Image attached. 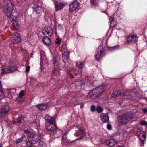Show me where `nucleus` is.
I'll return each instance as SVG.
<instances>
[{
    "label": "nucleus",
    "instance_id": "nucleus-1",
    "mask_svg": "<svg viewBox=\"0 0 147 147\" xmlns=\"http://www.w3.org/2000/svg\"><path fill=\"white\" fill-rule=\"evenodd\" d=\"M105 88L103 85L100 86L92 90L87 96L88 98L94 99L99 97L105 90Z\"/></svg>",
    "mask_w": 147,
    "mask_h": 147
},
{
    "label": "nucleus",
    "instance_id": "nucleus-2",
    "mask_svg": "<svg viewBox=\"0 0 147 147\" xmlns=\"http://www.w3.org/2000/svg\"><path fill=\"white\" fill-rule=\"evenodd\" d=\"M45 126L46 129L49 131H56L57 127L54 122V119L53 117H50L48 114H46L45 115Z\"/></svg>",
    "mask_w": 147,
    "mask_h": 147
},
{
    "label": "nucleus",
    "instance_id": "nucleus-3",
    "mask_svg": "<svg viewBox=\"0 0 147 147\" xmlns=\"http://www.w3.org/2000/svg\"><path fill=\"white\" fill-rule=\"evenodd\" d=\"M3 9L5 13L8 17L11 16L13 9V5L10 0L4 1L3 3Z\"/></svg>",
    "mask_w": 147,
    "mask_h": 147
},
{
    "label": "nucleus",
    "instance_id": "nucleus-4",
    "mask_svg": "<svg viewBox=\"0 0 147 147\" xmlns=\"http://www.w3.org/2000/svg\"><path fill=\"white\" fill-rule=\"evenodd\" d=\"M9 61L10 63V65L7 68H5V66H4L1 67V74L2 75L13 72L16 69L15 67L12 65L14 63L13 61L10 59Z\"/></svg>",
    "mask_w": 147,
    "mask_h": 147
},
{
    "label": "nucleus",
    "instance_id": "nucleus-5",
    "mask_svg": "<svg viewBox=\"0 0 147 147\" xmlns=\"http://www.w3.org/2000/svg\"><path fill=\"white\" fill-rule=\"evenodd\" d=\"M105 49L102 46H99L97 51L95 53V57L97 61L100 60L104 56L105 54Z\"/></svg>",
    "mask_w": 147,
    "mask_h": 147
},
{
    "label": "nucleus",
    "instance_id": "nucleus-6",
    "mask_svg": "<svg viewBox=\"0 0 147 147\" xmlns=\"http://www.w3.org/2000/svg\"><path fill=\"white\" fill-rule=\"evenodd\" d=\"M133 117V115L131 113H127L119 117L121 122L122 124H126L128 123Z\"/></svg>",
    "mask_w": 147,
    "mask_h": 147
},
{
    "label": "nucleus",
    "instance_id": "nucleus-7",
    "mask_svg": "<svg viewBox=\"0 0 147 147\" xmlns=\"http://www.w3.org/2000/svg\"><path fill=\"white\" fill-rule=\"evenodd\" d=\"M138 37L136 34H129L126 37V40L129 44H134L138 41Z\"/></svg>",
    "mask_w": 147,
    "mask_h": 147
},
{
    "label": "nucleus",
    "instance_id": "nucleus-8",
    "mask_svg": "<svg viewBox=\"0 0 147 147\" xmlns=\"http://www.w3.org/2000/svg\"><path fill=\"white\" fill-rule=\"evenodd\" d=\"M62 50L63 53L62 57L63 59L67 60L69 57L70 52L68 51V49L66 47V45L65 43H63L62 45Z\"/></svg>",
    "mask_w": 147,
    "mask_h": 147
},
{
    "label": "nucleus",
    "instance_id": "nucleus-9",
    "mask_svg": "<svg viewBox=\"0 0 147 147\" xmlns=\"http://www.w3.org/2000/svg\"><path fill=\"white\" fill-rule=\"evenodd\" d=\"M66 5V3L64 1H56L55 3V10L58 11L62 9Z\"/></svg>",
    "mask_w": 147,
    "mask_h": 147
},
{
    "label": "nucleus",
    "instance_id": "nucleus-10",
    "mask_svg": "<svg viewBox=\"0 0 147 147\" xmlns=\"http://www.w3.org/2000/svg\"><path fill=\"white\" fill-rule=\"evenodd\" d=\"M137 134L140 141L141 143L140 145L141 146H143L144 145V142L146 139V136L145 135V133L143 131L140 130L138 131Z\"/></svg>",
    "mask_w": 147,
    "mask_h": 147
},
{
    "label": "nucleus",
    "instance_id": "nucleus-11",
    "mask_svg": "<svg viewBox=\"0 0 147 147\" xmlns=\"http://www.w3.org/2000/svg\"><path fill=\"white\" fill-rule=\"evenodd\" d=\"M9 110V106L7 105L3 106L0 111V117H3Z\"/></svg>",
    "mask_w": 147,
    "mask_h": 147
},
{
    "label": "nucleus",
    "instance_id": "nucleus-12",
    "mask_svg": "<svg viewBox=\"0 0 147 147\" xmlns=\"http://www.w3.org/2000/svg\"><path fill=\"white\" fill-rule=\"evenodd\" d=\"M11 41L14 43H19L21 40V38L19 34L16 33H14L11 38Z\"/></svg>",
    "mask_w": 147,
    "mask_h": 147
},
{
    "label": "nucleus",
    "instance_id": "nucleus-13",
    "mask_svg": "<svg viewBox=\"0 0 147 147\" xmlns=\"http://www.w3.org/2000/svg\"><path fill=\"white\" fill-rule=\"evenodd\" d=\"M79 5V3L76 0L74 1L69 5V11L71 12L74 11L78 7Z\"/></svg>",
    "mask_w": 147,
    "mask_h": 147
},
{
    "label": "nucleus",
    "instance_id": "nucleus-14",
    "mask_svg": "<svg viewBox=\"0 0 147 147\" xmlns=\"http://www.w3.org/2000/svg\"><path fill=\"white\" fill-rule=\"evenodd\" d=\"M42 33L44 35L51 36L53 33L52 29L50 26H45L43 30Z\"/></svg>",
    "mask_w": 147,
    "mask_h": 147
},
{
    "label": "nucleus",
    "instance_id": "nucleus-15",
    "mask_svg": "<svg viewBox=\"0 0 147 147\" xmlns=\"http://www.w3.org/2000/svg\"><path fill=\"white\" fill-rule=\"evenodd\" d=\"M117 143V141L113 138H111L106 140L105 142V144L110 147H113Z\"/></svg>",
    "mask_w": 147,
    "mask_h": 147
},
{
    "label": "nucleus",
    "instance_id": "nucleus-16",
    "mask_svg": "<svg viewBox=\"0 0 147 147\" xmlns=\"http://www.w3.org/2000/svg\"><path fill=\"white\" fill-rule=\"evenodd\" d=\"M101 120L103 123H108L109 117L107 114L103 113L100 115Z\"/></svg>",
    "mask_w": 147,
    "mask_h": 147
},
{
    "label": "nucleus",
    "instance_id": "nucleus-17",
    "mask_svg": "<svg viewBox=\"0 0 147 147\" xmlns=\"http://www.w3.org/2000/svg\"><path fill=\"white\" fill-rule=\"evenodd\" d=\"M78 129V130L76 131L74 134L76 136H80V137H82L85 134V131L84 129L81 128L79 127L78 126H76Z\"/></svg>",
    "mask_w": 147,
    "mask_h": 147
},
{
    "label": "nucleus",
    "instance_id": "nucleus-18",
    "mask_svg": "<svg viewBox=\"0 0 147 147\" xmlns=\"http://www.w3.org/2000/svg\"><path fill=\"white\" fill-rule=\"evenodd\" d=\"M59 75V73L58 71L56 69H54L52 71L51 74V79L54 80L56 81L57 76Z\"/></svg>",
    "mask_w": 147,
    "mask_h": 147
},
{
    "label": "nucleus",
    "instance_id": "nucleus-19",
    "mask_svg": "<svg viewBox=\"0 0 147 147\" xmlns=\"http://www.w3.org/2000/svg\"><path fill=\"white\" fill-rule=\"evenodd\" d=\"M42 41L44 44L47 46H49L51 43L50 38L47 36L43 37Z\"/></svg>",
    "mask_w": 147,
    "mask_h": 147
},
{
    "label": "nucleus",
    "instance_id": "nucleus-20",
    "mask_svg": "<svg viewBox=\"0 0 147 147\" xmlns=\"http://www.w3.org/2000/svg\"><path fill=\"white\" fill-rule=\"evenodd\" d=\"M124 95L123 93H121V90H117L114 91L111 94V97L115 98L119 96H124Z\"/></svg>",
    "mask_w": 147,
    "mask_h": 147
},
{
    "label": "nucleus",
    "instance_id": "nucleus-21",
    "mask_svg": "<svg viewBox=\"0 0 147 147\" xmlns=\"http://www.w3.org/2000/svg\"><path fill=\"white\" fill-rule=\"evenodd\" d=\"M37 107L40 110H44L47 109L48 107L47 104H38L37 105Z\"/></svg>",
    "mask_w": 147,
    "mask_h": 147
},
{
    "label": "nucleus",
    "instance_id": "nucleus-22",
    "mask_svg": "<svg viewBox=\"0 0 147 147\" xmlns=\"http://www.w3.org/2000/svg\"><path fill=\"white\" fill-rule=\"evenodd\" d=\"M18 15L19 13L17 11H15L13 14L12 13L11 16L8 17L10 18V19H11L12 20H16L18 18Z\"/></svg>",
    "mask_w": 147,
    "mask_h": 147
},
{
    "label": "nucleus",
    "instance_id": "nucleus-23",
    "mask_svg": "<svg viewBox=\"0 0 147 147\" xmlns=\"http://www.w3.org/2000/svg\"><path fill=\"white\" fill-rule=\"evenodd\" d=\"M41 138V137L40 135L38 134L35 135L32 137V140L36 142L39 141Z\"/></svg>",
    "mask_w": 147,
    "mask_h": 147
},
{
    "label": "nucleus",
    "instance_id": "nucleus-24",
    "mask_svg": "<svg viewBox=\"0 0 147 147\" xmlns=\"http://www.w3.org/2000/svg\"><path fill=\"white\" fill-rule=\"evenodd\" d=\"M69 141L67 139L66 137V134L65 133L63 136V138L62 140V143L63 144H65L69 143Z\"/></svg>",
    "mask_w": 147,
    "mask_h": 147
},
{
    "label": "nucleus",
    "instance_id": "nucleus-25",
    "mask_svg": "<svg viewBox=\"0 0 147 147\" xmlns=\"http://www.w3.org/2000/svg\"><path fill=\"white\" fill-rule=\"evenodd\" d=\"M33 11L36 12L38 14L40 13L42 11L41 7L38 6H37L35 8H33Z\"/></svg>",
    "mask_w": 147,
    "mask_h": 147
},
{
    "label": "nucleus",
    "instance_id": "nucleus-26",
    "mask_svg": "<svg viewBox=\"0 0 147 147\" xmlns=\"http://www.w3.org/2000/svg\"><path fill=\"white\" fill-rule=\"evenodd\" d=\"M4 95L6 97H8L11 94V92L9 90L6 89L3 92Z\"/></svg>",
    "mask_w": 147,
    "mask_h": 147
},
{
    "label": "nucleus",
    "instance_id": "nucleus-27",
    "mask_svg": "<svg viewBox=\"0 0 147 147\" xmlns=\"http://www.w3.org/2000/svg\"><path fill=\"white\" fill-rule=\"evenodd\" d=\"M40 64H41V70L42 72L43 73L45 71V70L44 69V68L42 67V66L43 65V63H44L43 61H45V60L43 61V59H42V57H41L40 55Z\"/></svg>",
    "mask_w": 147,
    "mask_h": 147
},
{
    "label": "nucleus",
    "instance_id": "nucleus-28",
    "mask_svg": "<svg viewBox=\"0 0 147 147\" xmlns=\"http://www.w3.org/2000/svg\"><path fill=\"white\" fill-rule=\"evenodd\" d=\"M70 73V74L72 76L73 75L77 76L78 74V71L74 68L71 70Z\"/></svg>",
    "mask_w": 147,
    "mask_h": 147
},
{
    "label": "nucleus",
    "instance_id": "nucleus-29",
    "mask_svg": "<svg viewBox=\"0 0 147 147\" xmlns=\"http://www.w3.org/2000/svg\"><path fill=\"white\" fill-rule=\"evenodd\" d=\"M38 145L40 147H46V145L45 142L43 141L40 140L39 141Z\"/></svg>",
    "mask_w": 147,
    "mask_h": 147
},
{
    "label": "nucleus",
    "instance_id": "nucleus-30",
    "mask_svg": "<svg viewBox=\"0 0 147 147\" xmlns=\"http://www.w3.org/2000/svg\"><path fill=\"white\" fill-rule=\"evenodd\" d=\"M13 24L14 27L18 29L19 28V24L16 21L14 20L13 22Z\"/></svg>",
    "mask_w": 147,
    "mask_h": 147
},
{
    "label": "nucleus",
    "instance_id": "nucleus-31",
    "mask_svg": "<svg viewBox=\"0 0 147 147\" xmlns=\"http://www.w3.org/2000/svg\"><path fill=\"white\" fill-rule=\"evenodd\" d=\"M110 24L111 26H113L115 25V22L114 21V18L113 17H111L109 19Z\"/></svg>",
    "mask_w": 147,
    "mask_h": 147
},
{
    "label": "nucleus",
    "instance_id": "nucleus-32",
    "mask_svg": "<svg viewBox=\"0 0 147 147\" xmlns=\"http://www.w3.org/2000/svg\"><path fill=\"white\" fill-rule=\"evenodd\" d=\"M76 66L79 68H82L84 66L83 63L79 62L76 63Z\"/></svg>",
    "mask_w": 147,
    "mask_h": 147
},
{
    "label": "nucleus",
    "instance_id": "nucleus-33",
    "mask_svg": "<svg viewBox=\"0 0 147 147\" xmlns=\"http://www.w3.org/2000/svg\"><path fill=\"white\" fill-rule=\"evenodd\" d=\"M26 94V92L24 90H21L18 96L20 97H23L25 96Z\"/></svg>",
    "mask_w": 147,
    "mask_h": 147
},
{
    "label": "nucleus",
    "instance_id": "nucleus-34",
    "mask_svg": "<svg viewBox=\"0 0 147 147\" xmlns=\"http://www.w3.org/2000/svg\"><path fill=\"white\" fill-rule=\"evenodd\" d=\"M103 109L100 106H98L96 108V110L98 113H101L102 112Z\"/></svg>",
    "mask_w": 147,
    "mask_h": 147
},
{
    "label": "nucleus",
    "instance_id": "nucleus-35",
    "mask_svg": "<svg viewBox=\"0 0 147 147\" xmlns=\"http://www.w3.org/2000/svg\"><path fill=\"white\" fill-rule=\"evenodd\" d=\"M76 100V98H73L70 101V104L69 105V106H73L76 105V104L74 102Z\"/></svg>",
    "mask_w": 147,
    "mask_h": 147
},
{
    "label": "nucleus",
    "instance_id": "nucleus-36",
    "mask_svg": "<svg viewBox=\"0 0 147 147\" xmlns=\"http://www.w3.org/2000/svg\"><path fill=\"white\" fill-rule=\"evenodd\" d=\"M32 141L28 140L26 143V145L28 147H31L33 145Z\"/></svg>",
    "mask_w": 147,
    "mask_h": 147
},
{
    "label": "nucleus",
    "instance_id": "nucleus-37",
    "mask_svg": "<svg viewBox=\"0 0 147 147\" xmlns=\"http://www.w3.org/2000/svg\"><path fill=\"white\" fill-rule=\"evenodd\" d=\"M23 137H22L18 139L16 141V142L17 144H18L21 143L23 140Z\"/></svg>",
    "mask_w": 147,
    "mask_h": 147
},
{
    "label": "nucleus",
    "instance_id": "nucleus-38",
    "mask_svg": "<svg viewBox=\"0 0 147 147\" xmlns=\"http://www.w3.org/2000/svg\"><path fill=\"white\" fill-rule=\"evenodd\" d=\"M16 100L18 102H21L23 101L24 99L23 98L20 97L19 96H18Z\"/></svg>",
    "mask_w": 147,
    "mask_h": 147
},
{
    "label": "nucleus",
    "instance_id": "nucleus-39",
    "mask_svg": "<svg viewBox=\"0 0 147 147\" xmlns=\"http://www.w3.org/2000/svg\"><path fill=\"white\" fill-rule=\"evenodd\" d=\"M91 3L94 5L98 4V0H90Z\"/></svg>",
    "mask_w": 147,
    "mask_h": 147
},
{
    "label": "nucleus",
    "instance_id": "nucleus-40",
    "mask_svg": "<svg viewBox=\"0 0 147 147\" xmlns=\"http://www.w3.org/2000/svg\"><path fill=\"white\" fill-rule=\"evenodd\" d=\"M140 123L142 125H147V122L144 120L141 121Z\"/></svg>",
    "mask_w": 147,
    "mask_h": 147
},
{
    "label": "nucleus",
    "instance_id": "nucleus-41",
    "mask_svg": "<svg viewBox=\"0 0 147 147\" xmlns=\"http://www.w3.org/2000/svg\"><path fill=\"white\" fill-rule=\"evenodd\" d=\"M91 111L92 112H94L96 110V108L95 106L94 105H92L91 106L90 108Z\"/></svg>",
    "mask_w": 147,
    "mask_h": 147
},
{
    "label": "nucleus",
    "instance_id": "nucleus-42",
    "mask_svg": "<svg viewBox=\"0 0 147 147\" xmlns=\"http://www.w3.org/2000/svg\"><path fill=\"white\" fill-rule=\"evenodd\" d=\"M121 93H123L124 95V96H128L130 95V93L128 92H122Z\"/></svg>",
    "mask_w": 147,
    "mask_h": 147
},
{
    "label": "nucleus",
    "instance_id": "nucleus-43",
    "mask_svg": "<svg viewBox=\"0 0 147 147\" xmlns=\"http://www.w3.org/2000/svg\"><path fill=\"white\" fill-rule=\"evenodd\" d=\"M107 128L108 130H110L112 129V127L110 124H108L107 125Z\"/></svg>",
    "mask_w": 147,
    "mask_h": 147
},
{
    "label": "nucleus",
    "instance_id": "nucleus-44",
    "mask_svg": "<svg viewBox=\"0 0 147 147\" xmlns=\"http://www.w3.org/2000/svg\"><path fill=\"white\" fill-rule=\"evenodd\" d=\"M55 43L58 44H60V40L59 38H56V40L55 41Z\"/></svg>",
    "mask_w": 147,
    "mask_h": 147
},
{
    "label": "nucleus",
    "instance_id": "nucleus-45",
    "mask_svg": "<svg viewBox=\"0 0 147 147\" xmlns=\"http://www.w3.org/2000/svg\"><path fill=\"white\" fill-rule=\"evenodd\" d=\"M30 67L29 66H27L25 69V72H28L29 71L30 69Z\"/></svg>",
    "mask_w": 147,
    "mask_h": 147
},
{
    "label": "nucleus",
    "instance_id": "nucleus-46",
    "mask_svg": "<svg viewBox=\"0 0 147 147\" xmlns=\"http://www.w3.org/2000/svg\"><path fill=\"white\" fill-rule=\"evenodd\" d=\"M24 116L23 115L21 114H20L18 117V119L19 120L23 119V118Z\"/></svg>",
    "mask_w": 147,
    "mask_h": 147
},
{
    "label": "nucleus",
    "instance_id": "nucleus-47",
    "mask_svg": "<svg viewBox=\"0 0 147 147\" xmlns=\"http://www.w3.org/2000/svg\"><path fill=\"white\" fill-rule=\"evenodd\" d=\"M3 93V90H2V85L1 81H0V93Z\"/></svg>",
    "mask_w": 147,
    "mask_h": 147
},
{
    "label": "nucleus",
    "instance_id": "nucleus-48",
    "mask_svg": "<svg viewBox=\"0 0 147 147\" xmlns=\"http://www.w3.org/2000/svg\"><path fill=\"white\" fill-rule=\"evenodd\" d=\"M143 113H146L147 112V109L146 108H144L142 110Z\"/></svg>",
    "mask_w": 147,
    "mask_h": 147
},
{
    "label": "nucleus",
    "instance_id": "nucleus-49",
    "mask_svg": "<svg viewBox=\"0 0 147 147\" xmlns=\"http://www.w3.org/2000/svg\"><path fill=\"white\" fill-rule=\"evenodd\" d=\"M24 132L25 133H28L30 132L29 131L28 129L24 130Z\"/></svg>",
    "mask_w": 147,
    "mask_h": 147
},
{
    "label": "nucleus",
    "instance_id": "nucleus-50",
    "mask_svg": "<svg viewBox=\"0 0 147 147\" xmlns=\"http://www.w3.org/2000/svg\"><path fill=\"white\" fill-rule=\"evenodd\" d=\"M57 27L59 29H61L62 28V26L61 25L59 24H58L57 26Z\"/></svg>",
    "mask_w": 147,
    "mask_h": 147
},
{
    "label": "nucleus",
    "instance_id": "nucleus-51",
    "mask_svg": "<svg viewBox=\"0 0 147 147\" xmlns=\"http://www.w3.org/2000/svg\"><path fill=\"white\" fill-rule=\"evenodd\" d=\"M56 63V59L54 58V59L53 60V63L54 65H55Z\"/></svg>",
    "mask_w": 147,
    "mask_h": 147
},
{
    "label": "nucleus",
    "instance_id": "nucleus-52",
    "mask_svg": "<svg viewBox=\"0 0 147 147\" xmlns=\"http://www.w3.org/2000/svg\"><path fill=\"white\" fill-rule=\"evenodd\" d=\"M116 147H124V146L118 145Z\"/></svg>",
    "mask_w": 147,
    "mask_h": 147
},
{
    "label": "nucleus",
    "instance_id": "nucleus-53",
    "mask_svg": "<svg viewBox=\"0 0 147 147\" xmlns=\"http://www.w3.org/2000/svg\"><path fill=\"white\" fill-rule=\"evenodd\" d=\"M63 61V62L64 63V64H65V61Z\"/></svg>",
    "mask_w": 147,
    "mask_h": 147
},
{
    "label": "nucleus",
    "instance_id": "nucleus-54",
    "mask_svg": "<svg viewBox=\"0 0 147 147\" xmlns=\"http://www.w3.org/2000/svg\"><path fill=\"white\" fill-rule=\"evenodd\" d=\"M79 84V85H78V86H80V85H81V83H80V84Z\"/></svg>",
    "mask_w": 147,
    "mask_h": 147
},
{
    "label": "nucleus",
    "instance_id": "nucleus-55",
    "mask_svg": "<svg viewBox=\"0 0 147 147\" xmlns=\"http://www.w3.org/2000/svg\"><path fill=\"white\" fill-rule=\"evenodd\" d=\"M1 4L0 3V8H1Z\"/></svg>",
    "mask_w": 147,
    "mask_h": 147
},
{
    "label": "nucleus",
    "instance_id": "nucleus-56",
    "mask_svg": "<svg viewBox=\"0 0 147 147\" xmlns=\"http://www.w3.org/2000/svg\"><path fill=\"white\" fill-rule=\"evenodd\" d=\"M59 66H60V63H59L58 65Z\"/></svg>",
    "mask_w": 147,
    "mask_h": 147
},
{
    "label": "nucleus",
    "instance_id": "nucleus-57",
    "mask_svg": "<svg viewBox=\"0 0 147 147\" xmlns=\"http://www.w3.org/2000/svg\"><path fill=\"white\" fill-rule=\"evenodd\" d=\"M75 83H76L75 84H77V83L76 82H75Z\"/></svg>",
    "mask_w": 147,
    "mask_h": 147
},
{
    "label": "nucleus",
    "instance_id": "nucleus-58",
    "mask_svg": "<svg viewBox=\"0 0 147 147\" xmlns=\"http://www.w3.org/2000/svg\"><path fill=\"white\" fill-rule=\"evenodd\" d=\"M133 92H134L136 93V92H135L134 91V90H133Z\"/></svg>",
    "mask_w": 147,
    "mask_h": 147
},
{
    "label": "nucleus",
    "instance_id": "nucleus-59",
    "mask_svg": "<svg viewBox=\"0 0 147 147\" xmlns=\"http://www.w3.org/2000/svg\"><path fill=\"white\" fill-rule=\"evenodd\" d=\"M105 13H106L107 14V13L105 12H104Z\"/></svg>",
    "mask_w": 147,
    "mask_h": 147
},
{
    "label": "nucleus",
    "instance_id": "nucleus-60",
    "mask_svg": "<svg viewBox=\"0 0 147 147\" xmlns=\"http://www.w3.org/2000/svg\"><path fill=\"white\" fill-rule=\"evenodd\" d=\"M80 108H82V106H81V107H80Z\"/></svg>",
    "mask_w": 147,
    "mask_h": 147
},
{
    "label": "nucleus",
    "instance_id": "nucleus-61",
    "mask_svg": "<svg viewBox=\"0 0 147 147\" xmlns=\"http://www.w3.org/2000/svg\"><path fill=\"white\" fill-rule=\"evenodd\" d=\"M72 84V85H74V84Z\"/></svg>",
    "mask_w": 147,
    "mask_h": 147
},
{
    "label": "nucleus",
    "instance_id": "nucleus-62",
    "mask_svg": "<svg viewBox=\"0 0 147 147\" xmlns=\"http://www.w3.org/2000/svg\"><path fill=\"white\" fill-rule=\"evenodd\" d=\"M0 147H1V146H0Z\"/></svg>",
    "mask_w": 147,
    "mask_h": 147
},
{
    "label": "nucleus",
    "instance_id": "nucleus-63",
    "mask_svg": "<svg viewBox=\"0 0 147 147\" xmlns=\"http://www.w3.org/2000/svg\"><path fill=\"white\" fill-rule=\"evenodd\" d=\"M119 105H120V103H119Z\"/></svg>",
    "mask_w": 147,
    "mask_h": 147
}]
</instances>
